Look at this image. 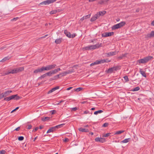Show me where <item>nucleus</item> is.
<instances>
[{"label":"nucleus","mask_w":154,"mask_h":154,"mask_svg":"<svg viewBox=\"0 0 154 154\" xmlns=\"http://www.w3.org/2000/svg\"><path fill=\"white\" fill-rule=\"evenodd\" d=\"M100 47L99 44L93 45H89L83 48V49L85 50H94Z\"/></svg>","instance_id":"f257e3e1"},{"label":"nucleus","mask_w":154,"mask_h":154,"mask_svg":"<svg viewBox=\"0 0 154 154\" xmlns=\"http://www.w3.org/2000/svg\"><path fill=\"white\" fill-rule=\"evenodd\" d=\"M152 57L150 56H148L144 57L143 59L139 60L138 62L139 63H147L150 60H151Z\"/></svg>","instance_id":"f03ea898"},{"label":"nucleus","mask_w":154,"mask_h":154,"mask_svg":"<svg viewBox=\"0 0 154 154\" xmlns=\"http://www.w3.org/2000/svg\"><path fill=\"white\" fill-rule=\"evenodd\" d=\"M65 124H60L54 127H52L49 129L47 132V133H49L51 132H52L56 130L57 129L61 128Z\"/></svg>","instance_id":"7ed1b4c3"},{"label":"nucleus","mask_w":154,"mask_h":154,"mask_svg":"<svg viewBox=\"0 0 154 154\" xmlns=\"http://www.w3.org/2000/svg\"><path fill=\"white\" fill-rule=\"evenodd\" d=\"M20 98L19 96L17 94L12 95L10 97H8L4 98V100L7 101H9V100L13 99H15L16 100H18Z\"/></svg>","instance_id":"20e7f679"},{"label":"nucleus","mask_w":154,"mask_h":154,"mask_svg":"<svg viewBox=\"0 0 154 154\" xmlns=\"http://www.w3.org/2000/svg\"><path fill=\"white\" fill-rule=\"evenodd\" d=\"M64 33L69 38H73L75 36V35L74 34L71 35L70 33L68 32L66 30H65L64 31Z\"/></svg>","instance_id":"39448f33"},{"label":"nucleus","mask_w":154,"mask_h":154,"mask_svg":"<svg viewBox=\"0 0 154 154\" xmlns=\"http://www.w3.org/2000/svg\"><path fill=\"white\" fill-rule=\"evenodd\" d=\"M113 34L114 32H106L102 34V35L103 37H107L112 36L113 35Z\"/></svg>","instance_id":"423d86ee"},{"label":"nucleus","mask_w":154,"mask_h":154,"mask_svg":"<svg viewBox=\"0 0 154 154\" xmlns=\"http://www.w3.org/2000/svg\"><path fill=\"white\" fill-rule=\"evenodd\" d=\"M118 52L119 51H118L117 52L116 51H111L109 52L106 53V54L107 57H109L115 55H116L117 53H118Z\"/></svg>","instance_id":"0eeeda50"},{"label":"nucleus","mask_w":154,"mask_h":154,"mask_svg":"<svg viewBox=\"0 0 154 154\" xmlns=\"http://www.w3.org/2000/svg\"><path fill=\"white\" fill-rule=\"evenodd\" d=\"M117 69V67H112L109 69L107 71L108 73H111L113 72L114 71L116 70Z\"/></svg>","instance_id":"6e6552de"},{"label":"nucleus","mask_w":154,"mask_h":154,"mask_svg":"<svg viewBox=\"0 0 154 154\" xmlns=\"http://www.w3.org/2000/svg\"><path fill=\"white\" fill-rule=\"evenodd\" d=\"M11 91H7L4 93L2 94V97H5L9 95L10 93L12 92Z\"/></svg>","instance_id":"1a4fd4ad"},{"label":"nucleus","mask_w":154,"mask_h":154,"mask_svg":"<svg viewBox=\"0 0 154 154\" xmlns=\"http://www.w3.org/2000/svg\"><path fill=\"white\" fill-rule=\"evenodd\" d=\"M15 73L21 72L24 70V67H21L14 68Z\"/></svg>","instance_id":"9d476101"},{"label":"nucleus","mask_w":154,"mask_h":154,"mask_svg":"<svg viewBox=\"0 0 154 154\" xmlns=\"http://www.w3.org/2000/svg\"><path fill=\"white\" fill-rule=\"evenodd\" d=\"M95 140L96 142H100L101 143H103L105 141V139L103 138L96 137Z\"/></svg>","instance_id":"9b49d317"},{"label":"nucleus","mask_w":154,"mask_h":154,"mask_svg":"<svg viewBox=\"0 0 154 154\" xmlns=\"http://www.w3.org/2000/svg\"><path fill=\"white\" fill-rule=\"evenodd\" d=\"M44 71L43 67H42L41 68H38L35 70L34 71V73L36 74L38 73H40Z\"/></svg>","instance_id":"f8f14e48"},{"label":"nucleus","mask_w":154,"mask_h":154,"mask_svg":"<svg viewBox=\"0 0 154 154\" xmlns=\"http://www.w3.org/2000/svg\"><path fill=\"white\" fill-rule=\"evenodd\" d=\"M146 36L148 38H151L154 36V31H152L149 34H147Z\"/></svg>","instance_id":"ddd939ff"},{"label":"nucleus","mask_w":154,"mask_h":154,"mask_svg":"<svg viewBox=\"0 0 154 154\" xmlns=\"http://www.w3.org/2000/svg\"><path fill=\"white\" fill-rule=\"evenodd\" d=\"M78 129L80 131H81L82 132H86L89 131V130L88 129L84 128H79Z\"/></svg>","instance_id":"4468645a"},{"label":"nucleus","mask_w":154,"mask_h":154,"mask_svg":"<svg viewBox=\"0 0 154 154\" xmlns=\"http://www.w3.org/2000/svg\"><path fill=\"white\" fill-rule=\"evenodd\" d=\"M139 72L143 76L145 77H146V75L145 72L143 71L142 69H140Z\"/></svg>","instance_id":"2eb2a0df"},{"label":"nucleus","mask_w":154,"mask_h":154,"mask_svg":"<svg viewBox=\"0 0 154 154\" xmlns=\"http://www.w3.org/2000/svg\"><path fill=\"white\" fill-rule=\"evenodd\" d=\"M63 40L62 38H60L56 39L55 41V43L56 44H59Z\"/></svg>","instance_id":"dca6fc26"},{"label":"nucleus","mask_w":154,"mask_h":154,"mask_svg":"<svg viewBox=\"0 0 154 154\" xmlns=\"http://www.w3.org/2000/svg\"><path fill=\"white\" fill-rule=\"evenodd\" d=\"M119 28H120L119 25L118 24H117L113 26L112 27V30H114Z\"/></svg>","instance_id":"f3484780"},{"label":"nucleus","mask_w":154,"mask_h":154,"mask_svg":"<svg viewBox=\"0 0 154 154\" xmlns=\"http://www.w3.org/2000/svg\"><path fill=\"white\" fill-rule=\"evenodd\" d=\"M127 54H122L121 56H120L118 57V60H121L123 59L124 57H126Z\"/></svg>","instance_id":"a211bd4d"},{"label":"nucleus","mask_w":154,"mask_h":154,"mask_svg":"<svg viewBox=\"0 0 154 154\" xmlns=\"http://www.w3.org/2000/svg\"><path fill=\"white\" fill-rule=\"evenodd\" d=\"M40 5H48V0H46L44 1L41 3H40L39 4Z\"/></svg>","instance_id":"6ab92c4d"},{"label":"nucleus","mask_w":154,"mask_h":154,"mask_svg":"<svg viewBox=\"0 0 154 154\" xmlns=\"http://www.w3.org/2000/svg\"><path fill=\"white\" fill-rule=\"evenodd\" d=\"M43 69L44 70H46V71H48L51 70V69L50 68V66L49 65H48L46 66H43Z\"/></svg>","instance_id":"aec40b11"},{"label":"nucleus","mask_w":154,"mask_h":154,"mask_svg":"<svg viewBox=\"0 0 154 154\" xmlns=\"http://www.w3.org/2000/svg\"><path fill=\"white\" fill-rule=\"evenodd\" d=\"M118 24L119 25L120 28H121V27L125 25V22L124 21H122L120 23H118Z\"/></svg>","instance_id":"412c9836"},{"label":"nucleus","mask_w":154,"mask_h":154,"mask_svg":"<svg viewBox=\"0 0 154 154\" xmlns=\"http://www.w3.org/2000/svg\"><path fill=\"white\" fill-rule=\"evenodd\" d=\"M103 111L102 110H99L97 111H95L94 112V114L95 115H97L98 114L101 113L103 112Z\"/></svg>","instance_id":"4be33fe9"},{"label":"nucleus","mask_w":154,"mask_h":154,"mask_svg":"<svg viewBox=\"0 0 154 154\" xmlns=\"http://www.w3.org/2000/svg\"><path fill=\"white\" fill-rule=\"evenodd\" d=\"M124 132V131L122 130V131H119L116 132L114 134H120Z\"/></svg>","instance_id":"5701e85b"},{"label":"nucleus","mask_w":154,"mask_h":154,"mask_svg":"<svg viewBox=\"0 0 154 154\" xmlns=\"http://www.w3.org/2000/svg\"><path fill=\"white\" fill-rule=\"evenodd\" d=\"M50 119V118L48 117H45L44 118H43L42 119V120L43 121H48Z\"/></svg>","instance_id":"b1692460"},{"label":"nucleus","mask_w":154,"mask_h":154,"mask_svg":"<svg viewBox=\"0 0 154 154\" xmlns=\"http://www.w3.org/2000/svg\"><path fill=\"white\" fill-rule=\"evenodd\" d=\"M130 140V138L125 139L124 140L122 141V142L123 143H128L129 141Z\"/></svg>","instance_id":"393cba45"},{"label":"nucleus","mask_w":154,"mask_h":154,"mask_svg":"<svg viewBox=\"0 0 154 154\" xmlns=\"http://www.w3.org/2000/svg\"><path fill=\"white\" fill-rule=\"evenodd\" d=\"M49 65L50 66L51 69H52L54 68L55 67V66H56V65L55 64H53L50 65Z\"/></svg>","instance_id":"a878e982"},{"label":"nucleus","mask_w":154,"mask_h":154,"mask_svg":"<svg viewBox=\"0 0 154 154\" xmlns=\"http://www.w3.org/2000/svg\"><path fill=\"white\" fill-rule=\"evenodd\" d=\"M11 72L10 70H9L8 72L6 73H2V76H5L6 75H8L10 74H11Z\"/></svg>","instance_id":"bb28decb"},{"label":"nucleus","mask_w":154,"mask_h":154,"mask_svg":"<svg viewBox=\"0 0 154 154\" xmlns=\"http://www.w3.org/2000/svg\"><path fill=\"white\" fill-rule=\"evenodd\" d=\"M97 19V18L95 15H94L93 17H92L91 19V22H93L96 20Z\"/></svg>","instance_id":"cd10ccee"},{"label":"nucleus","mask_w":154,"mask_h":154,"mask_svg":"<svg viewBox=\"0 0 154 154\" xmlns=\"http://www.w3.org/2000/svg\"><path fill=\"white\" fill-rule=\"evenodd\" d=\"M59 86H57L55 87L52 88L51 90L53 91V92L55 91V90L58 89L59 88Z\"/></svg>","instance_id":"c85d7f7f"},{"label":"nucleus","mask_w":154,"mask_h":154,"mask_svg":"<svg viewBox=\"0 0 154 154\" xmlns=\"http://www.w3.org/2000/svg\"><path fill=\"white\" fill-rule=\"evenodd\" d=\"M49 5L55 2L57 0H48Z\"/></svg>","instance_id":"c756f323"},{"label":"nucleus","mask_w":154,"mask_h":154,"mask_svg":"<svg viewBox=\"0 0 154 154\" xmlns=\"http://www.w3.org/2000/svg\"><path fill=\"white\" fill-rule=\"evenodd\" d=\"M140 88L139 87H137L134 88L133 89V91H137L139 90Z\"/></svg>","instance_id":"7c9ffc66"},{"label":"nucleus","mask_w":154,"mask_h":154,"mask_svg":"<svg viewBox=\"0 0 154 154\" xmlns=\"http://www.w3.org/2000/svg\"><path fill=\"white\" fill-rule=\"evenodd\" d=\"M47 76V75L46 73L44 74L43 75H42L39 78V79H43L44 78L46 77Z\"/></svg>","instance_id":"2f4dec72"},{"label":"nucleus","mask_w":154,"mask_h":154,"mask_svg":"<svg viewBox=\"0 0 154 154\" xmlns=\"http://www.w3.org/2000/svg\"><path fill=\"white\" fill-rule=\"evenodd\" d=\"M98 64L103 63L106 62V60H97Z\"/></svg>","instance_id":"473e14b6"},{"label":"nucleus","mask_w":154,"mask_h":154,"mask_svg":"<svg viewBox=\"0 0 154 154\" xmlns=\"http://www.w3.org/2000/svg\"><path fill=\"white\" fill-rule=\"evenodd\" d=\"M61 75V74H59L58 75H57L55 76L54 77L53 79H58V78H59L60 77V76Z\"/></svg>","instance_id":"72a5a7b5"},{"label":"nucleus","mask_w":154,"mask_h":154,"mask_svg":"<svg viewBox=\"0 0 154 154\" xmlns=\"http://www.w3.org/2000/svg\"><path fill=\"white\" fill-rule=\"evenodd\" d=\"M46 74L47 76H51V75H53V74L52 73L51 71H49V72H48L47 73H46Z\"/></svg>","instance_id":"f704fd0d"},{"label":"nucleus","mask_w":154,"mask_h":154,"mask_svg":"<svg viewBox=\"0 0 154 154\" xmlns=\"http://www.w3.org/2000/svg\"><path fill=\"white\" fill-rule=\"evenodd\" d=\"M8 60V57H5V58H4L2 60H1L0 61L2 62H3Z\"/></svg>","instance_id":"c9c22d12"},{"label":"nucleus","mask_w":154,"mask_h":154,"mask_svg":"<svg viewBox=\"0 0 154 154\" xmlns=\"http://www.w3.org/2000/svg\"><path fill=\"white\" fill-rule=\"evenodd\" d=\"M101 15V14H100V13L99 12L97 13L96 14H95L94 15L97 18V19Z\"/></svg>","instance_id":"e433bc0d"},{"label":"nucleus","mask_w":154,"mask_h":154,"mask_svg":"<svg viewBox=\"0 0 154 154\" xmlns=\"http://www.w3.org/2000/svg\"><path fill=\"white\" fill-rule=\"evenodd\" d=\"M57 13V11L56 10H53V11H51V12H50V14H55Z\"/></svg>","instance_id":"4c0bfd02"},{"label":"nucleus","mask_w":154,"mask_h":154,"mask_svg":"<svg viewBox=\"0 0 154 154\" xmlns=\"http://www.w3.org/2000/svg\"><path fill=\"white\" fill-rule=\"evenodd\" d=\"M110 134H111V133H107L106 134H103V137H108L110 135Z\"/></svg>","instance_id":"58836bf2"},{"label":"nucleus","mask_w":154,"mask_h":154,"mask_svg":"<svg viewBox=\"0 0 154 154\" xmlns=\"http://www.w3.org/2000/svg\"><path fill=\"white\" fill-rule=\"evenodd\" d=\"M82 89V88L80 87L75 89V91L77 92H78L81 90Z\"/></svg>","instance_id":"ea45409f"},{"label":"nucleus","mask_w":154,"mask_h":154,"mask_svg":"<svg viewBox=\"0 0 154 154\" xmlns=\"http://www.w3.org/2000/svg\"><path fill=\"white\" fill-rule=\"evenodd\" d=\"M123 78L125 81V82H127L129 80L128 76H125Z\"/></svg>","instance_id":"a19ab883"},{"label":"nucleus","mask_w":154,"mask_h":154,"mask_svg":"<svg viewBox=\"0 0 154 154\" xmlns=\"http://www.w3.org/2000/svg\"><path fill=\"white\" fill-rule=\"evenodd\" d=\"M53 74H54L57 73V71L56 69H55L54 70L51 71Z\"/></svg>","instance_id":"79ce46f5"},{"label":"nucleus","mask_w":154,"mask_h":154,"mask_svg":"<svg viewBox=\"0 0 154 154\" xmlns=\"http://www.w3.org/2000/svg\"><path fill=\"white\" fill-rule=\"evenodd\" d=\"M99 13H100V14H101V16H102L106 14V12L105 11H103L99 12Z\"/></svg>","instance_id":"37998d69"},{"label":"nucleus","mask_w":154,"mask_h":154,"mask_svg":"<svg viewBox=\"0 0 154 154\" xmlns=\"http://www.w3.org/2000/svg\"><path fill=\"white\" fill-rule=\"evenodd\" d=\"M24 139V137L23 136H20L18 138V139L19 140L22 141Z\"/></svg>","instance_id":"c03bdc74"},{"label":"nucleus","mask_w":154,"mask_h":154,"mask_svg":"<svg viewBox=\"0 0 154 154\" xmlns=\"http://www.w3.org/2000/svg\"><path fill=\"white\" fill-rule=\"evenodd\" d=\"M50 112L51 114L53 115L55 114L56 112V111L55 110H52L50 111Z\"/></svg>","instance_id":"a18cd8bd"},{"label":"nucleus","mask_w":154,"mask_h":154,"mask_svg":"<svg viewBox=\"0 0 154 154\" xmlns=\"http://www.w3.org/2000/svg\"><path fill=\"white\" fill-rule=\"evenodd\" d=\"M98 64V61L97 60V61H96L94 63H91V66H93V65H94L95 64Z\"/></svg>","instance_id":"49530a36"},{"label":"nucleus","mask_w":154,"mask_h":154,"mask_svg":"<svg viewBox=\"0 0 154 154\" xmlns=\"http://www.w3.org/2000/svg\"><path fill=\"white\" fill-rule=\"evenodd\" d=\"M11 74H15L14 68L12 70H10Z\"/></svg>","instance_id":"de8ad7c7"},{"label":"nucleus","mask_w":154,"mask_h":154,"mask_svg":"<svg viewBox=\"0 0 154 154\" xmlns=\"http://www.w3.org/2000/svg\"><path fill=\"white\" fill-rule=\"evenodd\" d=\"M6 153V151L5 150H2L0 151V154H5Z\"/></svg>","instance_id":"09e8293b"},{"label":"nucleus","mask_w":154,"mask_h":154,"mask_svg":"<svg viewBox=\"0 0 154 154\" xmlns=\"http://www.w3.org/2000/svg\"><path fill=\"white\" fill-rule=\"evenodd\" d=\"M90 16H91V14H88L87 15H86V16H84V17H85V19H87V18H90Z\"/></svg>","instance_id":"8fccbe9b"},{"label":"nucleus","mask_w":154,"mask_h":154,"mask_svg":"<svg viewBox=\"0 0 154 154\" xmlns=\"http://www.w3.org/2000/svg\"><path fill=\"white\" fill-rule=\"evenodd\" d=\"M64 72L66 75L67 74H69L71 73V72H70L69 70H68L67 71Z\"/></svg>","instance_id":"3c124183"},{"label":"nucleus","mask_w":154,"mask_h":154,"mask_svg":"<svg viewBox=\"0 0 154 154\" xmlns=\"http://www.w3.org/2000/svg\"><path fill=\"white\" fill-rule=\"evenodd\" d=\"M71 111H76L78 109V108L77 107H74V108H71Z\"/></svg>","instance_id":"603ef678"},{"label":"nucleus","mask_w":154,"mask_h":154,"mask_svg":"<svg viewBox=\"0 0 154 154\" xmlns=\"http://www.w3.org/2000/svg\"><path fill=\"white\" fill-rule=\"evenodd\" d=\"M108 125V123H104L103 126L104 127H106Z\"/></svg>","instance_id":"864d4df0"},{"label":"nucleus","mask_w":154,"mask_h":154,"mask_svg":"<svg viewBox=\"0 0 154 154\" xmlns=\"http://www.w3.org/2000/svg\"><path fill=\"white\" fill-rule=\"evenodd\" d=\"M28 127L27 128L30 129H31L32 127V126L31 125H29L27 126Z\"/></svg>","instance_id":"5fc2aeb1"},{"label":"nucleus","mask_w":154,"mask_h":154,"mask_svg":"<svg viewBox=\"0 0 154 154\" xmlns=\"http://www.w3.org/2000/svg\"><path fill=\"white\" fill-rule=\"evenodd\" d=\"M38 127H36L35 129H33L32 131H33V132H35L36 131H37L38 129Z\"/></svg>","instance_id":"6e6d98bb"},{"label":"nucleus","mask_w":154,"mask_h":154,"mask_svg":"<svg viewBox=\"0 0 154 154\" xmlns=\"http://www.w3.org/2000/svg\"><path fill=\"white\" fill-rule=\"evenodd\" d=\"M69 140V139L67 138H66L63 141L65 142H67Z\"/></svg>","instance_id":"4d7b16f0"},{"label":"nucleus","mask_w":154,"mask_h":154,"mask_svg":"<svg viewBox=\"0 0 154 154\" xmlns=\"http://www.w3.org/2000/svg\"><path fill=\"white\" fill-rule=\"evenodd\" d=\"M56 10L57 11V12H61V11H62V10L61 9H57Z\"/></svg>","instance_id":"13d9d810"},{"label":"nucleus","mask_w":154,"mask_h":154,"mask_svg":"<svg viewBox=\"0 0 154 154\" xmlns=\"http://www.w3.org/2000/svg\"><path fill=\"white\" fill-rule=\"evenodd\" d=\"M20 129V127H19L16 129H15V130L17 131H18Z\"/></svg>","instance_id":"bf43d9fd"},{"label":"nucleus","mask_w":154,"mask_h":154,"mask_svg":"<svg viewBox=\"0 0 154 154\" xmlns=\"http://www.w3.org/2000/svg\"><path fill=\"white\" fill-rule=\"evenodd\" d=\"M60 74H61V75H62V76H63L66 75L64 72H63L61 73H60Z\"/></svg>","instance_id":"052dcab7"},{"label":"nucleus","mask_w":154,"mask_h":154,"mask_svg":"<svg viewBox=\"0 0 154 154\" xmlns=\"http://www.w3.org/2000/svg\"><path fill=\"white\" fill-rule=\"evenodd\" d=\"M52 92H53V91H52V90L51 89V90H50V91H49L48 92V94H50V93H52Z\"/></svg>","instance_id":"680f3d73"},{"label":"nucleus","mask_w":154,"mask_h":154,"mask_svg":"<svg viewBox=\"0 0 154 154\" xmlns=\"http://www.w3.org/2000/svg\"><path fill=\"white\" fill-rule=\"evenodd\" d=\"M18 17H16V18H13V19L12 20H17L18 19Z\"/></svg>","instance_id":"e2e57ef3"},{"label":"nucleus","mask_w":154,"mask_h":154,"mask_svg":"<svg viewBox=\"0 0 154 154\" xmlns=\"http://www.w3.org/2000/svg\"><path fill=\"white\" fill-rule=\"evenodd\" d=\"M72 88V87H69L66 89V90L69 91V90H70Z\"/></svg>","instance_id":"0e129e2a"},{"label":"nucleus","mask_w":154,"mask_h":154,"mask_svg":"<svg viewBox=\"0 0 154 154\" xmlns=\"http://www.w3.org/2000/svg\"><path fill=\"white\" fill-rule=\"evenodd\" d=\"M89 113V111H85L84 112V113L85 114H88Z\"/></svg>","instance_id":"69168bd1"},{"label":"nucleus","mask_w":154,"mask_h":154,"mask_svg":"<svg viewBox=\"0 0 154 154\" xmlns=\"http://www.w3.org/2000/svg\"><path fill=\"white\" fill-rule=\"evenodd\" d=\"M85 19V18L84 16V17H82V18H81L80 20H81V21H83Z\"/></svg>","instance_id":"338daca9"},{"label":"nucleus","mask_w":154,"mask_h":154,"mask_svg":"<svg viewBox=\"0 0 154 154\" xmlns=\"http://www.w3.org/2000/svg\"><path fill=\"white\" fill-rule=\"evenodd\" d=\"M151 25L153 26H154V20L152 22Z\"/></svg>","instance_id":"774afa93"}]
</instances>
